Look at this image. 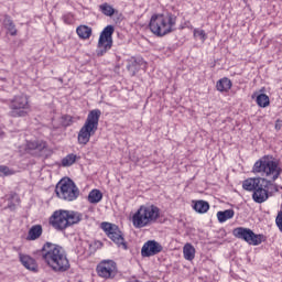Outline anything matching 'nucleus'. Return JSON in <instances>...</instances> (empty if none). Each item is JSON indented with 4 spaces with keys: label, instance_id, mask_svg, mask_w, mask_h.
Returning a JSON list of instances; mask_svg holds the SVG:
<instances>
[{
    "label": "nucleus",
    "instance_id": "nucleus-4",
    "mask_svg": "<svg viewBox=\"0 0 282 282\" xmlns=\"http://www.w3.org/2000/svg\"><path fill=\"white\" fill-rule=\"evenodd\" d=\"M252 173H259L262 177L276 182L282 173L281 163L274 156L264 155L253 164Z\"/></svg>",
    "mask_w": 282,
    "mask_h": 282
},
{
    "label": "nucleus",
    "instance_id": "nucleus-28",
    "mask_svg": "<svg viewBox=\"0 0 282 282\" xmlns=\"http://www.w3.org/2000/svg\"><path fill=\"white\" fill-rule=\"evenodd\" d=\"M257 105L259 107H270V97H268V95L265 94H260L258 97H257Z\"/></svg>",
    "mask_w": 282,
    "mask_h": 282
},
{
    "label": "nucleus",
    "instance_id": "nucleus-10",
    "mask_svg": "<svg viewBox=\"0 0 282 282\" xmlns=\"http://www.w3.org/2000/svg\"><path fill=\"white\" fill-rule=\"evenodd\" d=\"M101 229L106 232L107 237L118 246V248L127 250V241H124V236L122 235L120 227L111 223H101Z\"/></svg>",
    "mask_w": 282,
    "mask_h": 282
},
{
    "label": "nucleus",
    "instance_id": "nucleus-6",
    "mask_svg": "<svg viewBox=\"0 0 282 282\" xmlns=\"http://www.w3.org/2000/svg\"><path fill=\"white\" fill-rule=\"evenodd\" d=\"M83 219V215L78 212L56 210L50 218V224L55 230H66L69 226L78 224Z\"/></svg>",
    "mask_w": 282,
    "mask_h": 282
},
{
    "label": "nucleus",
    "instance_id": "nucleus-17",
    "mask_svg": "<svg viewBox=\"0 0 282 282\" xmlns=\"http://www.w3.org/2000/svg\"><path fill=\"white\" fill-rule=\"evenodd\" d=\"M47 149V142L43 140L28 141L26 142V151H37L41 153Z\"/></svg>",
    "mask_w": 282,
    "mask_h": 282
},
{
    "label": "nucleus",
    "instance_id": "nucleus-21",
    "mask_svg": "<svg viewBox=\"0 0 282 282\" xmlns=\"http://www.w3.org/2000/svg\"><path fill=\"white\" fill-rule=\"evenodd\" d=\"M193 208L196 210V213L203 215L204 213H208L210 209V204H208L206 200H196L194 202Z\"/></svg>",
    "mask_w": 282,
    "mask_h": 282
},
{
    "label": "nucleus",
    "instance_id": "nucleus-3",
    "mask_svg": "<svg viewBox=\"0 0 282 282\" xmlns=\"http://www.w3.org/2000/svg\"><path fill=\"white\" fill-rule=\"evenodd\" d=\"M176 23L177 17L173 13H155L150 19L149 28L154 36L162 37L171 34V32H175Z\"/></svg>",
    "mask_w": 282,
    "mask_h": 282
},
{
    "label": "nucleus",
    "instance_id": "nucleus-35",
    "mask_svg": "<svg viewBox=\"0 0 282 282\" xmlns=\"http://www.w3.org/2000/svg\"><path fill=\"white\" fill-rule=\"evenodd\" d=\"M280 122H281V120L278 119L276 123H275V129H278V130L281 129V123Z\"/></svg>",
    "mask_w": 282,
    "mask_h": 282
},
{
    "label": "nucleus",
    "instance_id": "nucleus-23",
    "mask_svg": "<svg viewBox=\"0 0 282 282\" xmlns=\"http://www.w3.org/2000/svg\"><path fill=\"white\" fill-rule=\"evenodd\" d=\"M77 35L79 36V39H83V41H87V39L91 37V28L87 26V25H79L76 29Z\"/></svg>",
    "mask_w": 282,
    "mask_h": 282
},
{
    "label": "nucleus",
    "instance_id": "nucleus-5",
    "mask_svg": "<svg viewBox=\"0 0 282 282\" xmlns=\"http://www.w3.org/2000/svg\"><path fill=\"white\" fill-rule=\"evenodd\" d=\"M100 116H102V112L98 109L89 111L84 126L80 128L77 134L78 144H83V147L89 144L91 137L96 135V131H98V122H100Z\"/></svg>",
    "mask_w": 282,
    "mask_h": 282
},
{
    "label": "nucleus",
    "instance_id": "nucleus-29",
    "mask_svg": "<svg viewBox=\"0 0 282 282\" xmlns=\"http://www.w3.org/2000/svg\"><path fill=\"white\" fill-rule=\"evenodd\" d=\"M61 124L62 127H72L74 124V117L69 115H64L61 117Z\"/></svg>",
    "mask_w": 282,
    "mask_h": 282
},
{
    "label": "nucleus",
    "instance_id": "nucleus-16",
    "mask_svg": "<svg viewBox=\"0 0 282 282\" xmlns=\"http://www.w3.org/2000/svg\"><path fill=\"white\" fill-rule=\"evenodd\" d=\"M261 182H265V178L259 177H250L242 182V188L245 191H249L250 193H254L257 188L261 186Z\"/></svg>",
    "mask_w": 282,
    "mask_h": 282
},
{
    "label": "nucleus",
    "instance_id": "nucleus-7",
    "mask_svg": "<svg viewBox=\"0 0 282 282\" xmlns=\"http://www.w3.org/2000/svg\"><path fill=\"white\" fill-rule=\"evenodd\" d=\"M55 193L59 199L65 202H74L80 195V191L72 178H62L55 187Z\"/></svg>",
    "mask_w": 282,
    "mask_h": 282
},
{
    "label": "nucleus",
    "instance_id": "nucleus-26",
    "mask_svg": "<svg viewBox=\"0 0 282 282\" xmlns=\"http://www.w3.org/2000/svg\"><path fill=\"white\" fill-rule=\"evenodd\" d=\"M102 200V192L100 189H93L88 194V202L89 204H98Z\"/></svg>",
    "mask_w": 282,
    "mask_h": 282
},
{
    "label": "nucleus",
    "instance_id": "nucleus-34",
    "mask_svg": "<svg viewBox=\"0 0 282 282\" xmlns=\"http://www.w3.org/2000/svg\"><path fill=\"white\" fill-rule=\"evenodd\" d=\"M131 67H134V69H138V61H133L129 66V68L131 69Z\"/></svg>",
    "mask_w": 282,
    "mask_h": 282
},
{
    "label": "nucleus",
    "instance_id": "nucleus-36",
    "mask_svg": "<svg viewBox=\"0 0 282 282\" xmlns=\"http://www.w3.org/2000/svg\"><path fill=\"white\" fill-rule=\"evenodd\" d=\"M95 246H97V248H102V242L101 241H95Z\"/></svg>",
    "mask_w": 282,
    "mask_h": 282
},
{
    "label": "nucleus",
    "instance_id": "nucleus-11",
    "mask_svg": "<svg viewBox=\"0 0 282 282\" xmlns=\"http://www.w3.org/2000/svg\"><path fill=\"white\" fill-rule=\"evenodd\" d=\"M234 237L242 239L249 246H261L263 243V235H257L254 231L243 227H237L232 231Z\"/></svg>",
    "mask_w": 282,
    "mask_h": 282
},
{
    "label": "nucleus",
    "instance_id": "nucleus-1",
    "mask_svg": "<svg viewBox=\"0 0 282 282\" xmlns=\"http://www.w3.org/2000/svg\"><path fill=\"white\" fill-rule=\"evenodd\" d=\"M42 261L53 270V272H67L69 270V259L62 246L45 242L40 250Z\"/></svg>",
    "mask_w": 282,
    "mask_h": 282
},
{
    "label": "nucleus",
    "instance_id": "nucleus-22",
    "mask_svg": "<svg viewBox=\"0 0 282 282\" xmlns=\"http://www.w3.org/2000/svg\"><path fill=\"white\" fill-rule=\"evenodd\" d=\"M78 160H80V156H78L74 153H69L65 158L62 159L61 164L64 167L74 166V164H76V162H78Z\"/></svg>",
    "mask_w": 282,
    "mask_h": 282
},
{
    "label": "nucleus",
    "instance_id": "nucleus-19",
    "mask_svg": "<svg viewBox=\"0 0 282 282\" xmlns=\"http://www.w3.org/2000/svg\"><path fill=\"white\" fill-rule=\"evenodd\" d=\"M217 91L221 94H228L232 89V80L228 79V77H224L216 83Z\"/></svg>",
    "mask_w": 282,
    "mask_h": 282
},
{
    "label": "nucleus",
    "instance_id": "nucleus-24",
    "mask_svg": "<svg viewBox=\"0 0 282 282\" xmlns=\"http://www.w3.org/2000/svg\"><path fill=\"white\" fill-rule=\"evenodd\" d=\"M183 254L186 261H193V259H195V247H193L188 242L185 243V246L183 247Z\"/></svg>",
    "mask_w": 282,
    "mask_h": 282
},
{
    "label": "nucleus",
    "instance_id": "nucleus-14",
    "mask_svg": "<svg viewBox=\"0 0 282 282\" xmlns=\"http://www.w3.org/2000/svg\"><path fill=\"white\" fill-rule=\"evenodd\" d=\"M19 261L30 272H39V262L32 256L19 253Z\"/></svg>",
    "mask_w": 282,
    "mask_h": 282
},
{
    "label": "nucleus",
    "instance_id": "nucleus-32",
    "mask_svg": "<svg viewBox=\"0 0 282 282\" xmlns=\"http://www.w3.org/2000/svg\"><path fill=\"white\" fill-rule=\"evenodd\" d=\"M194 36H198L200 39V41H206L208 39V35H206V31L202 30V29H195L194 30Z\"/></svg>",
    "mask_w": 282,
    "mask_h": 282
},
{
    "label": "nucleus",
    "instance_id": "nucleus-9",
    "mask_svg": "<svg viewBox=\"0 0 282 282\" xmlns=\"http://www.w3.org/2000/svg\"><path fill=\"white\" fill-rule=\"evenodd\" d=\"M113 25H107L99 35L97 56H105L113 47Z\"/></svg>",
    "mask_w": 282,
    "mask_h": 282
},
{
    "label": "nucleus",
    "instance_id": "nucleus-33",
    "mask_svg": "<svg viewBox=\"0 0 282 282\" xmlns=\"http://www.w3.org/2000/svg\"><path fill=\"white\" fill-rule=\"evenodd\" d=\"M275 224L279 228V230L282 232V210L278 213V216L275 218Z\"/></svg>",
    "mask_w": 282,
    "mask_h": 282
},
{
    "label": "nucleus",
    "instance_id": "nucleus-27",
    "mask_svg": "<svg viewBox=\"0 0 282 282\" xmlns=\"http://www.w3.org/2000/svg\"><path fill=\"white\" fill-rule=\"evenodd\" d=\"M99 10L105 14V17H113V14H116V9H113L109 3L100 4Z\"/></svg>",
    "mask_w": 282,
    "mask_h": 282
},
{
    "label": "nucleus",
    "instance_id": "nucleus-8",
    "mask_svg": "<svg viewBox=\"0 0 282 282\" xmlns=\"http://www.w3.org/2000/svg\"><path fill=\"white\" fill-rule=\"evenodd\" d=\"M11 118H23L30 111V98L26 95L14 96L10 101Z\"/></svg>",
    "mask_w": 282,
    "mask_h": 282
},
{
    "label": "nucleus",
    "instance_id": "nucleus-37",
    "mask_svg": "<svg viewBox=\"0 0 282 282\" xmlns=\"http://www.w3.org/2000/svg\"><path fill=\"white\" fill-rule=\"evenodd\" d=\"M12 197H19V196L17 195V193H14V194H12Z\"/></svg>",
    "mask_w": 282,
    "mask_h": 282
},
{
    "label": "nucleus",
    "instance_id": "nucleus-15",
    "mask_svg": "<svg viewBox=\"0 0 282 282\" xmlns=\"http://www.w3.org/2000/svg\"><path fill=\"white\" fill-rule=\"evenodd\" d=\"M270 198V193L268 192V185L260 184L252 194V199L256 204H263Z\"/></svg>",
    "mask_w": 282,
    "mask_h": 282
},
{
    "label": "nucleus",
    "instance_id": "nucleus-38",
    "mask_svg": "<svg viewBox=\"0 0 282 282\" xmlns=\"http://www.w3.org/2000/svg\"><path fill=\"white\" fill-rule=\"evenodd\" d=\"M76 120H80V117H77Z\"/></svg>",
    "mask_w": 282,
    "mask_h": 282
},
{
    "label": "nucleus",
    "instance_id": "nucleus-18",
    "mask_svg": "<svg viewBox=\"0 0 282 282\" xmlns=\"http://www.w3.org/2000/svg\"><path fill=\"white\" fill-rule=\"evenodd\" d=\"M2 25L7 30V34H10V36H17V34H19V30H17L14 21H12L9 15H4Z\"/></svg>",
    "mask_w": 282,
    "mask_h": 282
},
{
    "label": "nucleus",
    "instance_id": "nucleus-39",
    "mask_svg": "<svg viewBox=\"0 0 282 282\" xmlns=\"http://www.w3.org/2000/svg\"><path fill=\"white\" fill-rule=\"evenodd\" d=\"M77 282H83V281H77Z\"/></svg>",
    "mask_w": 282,
    "mask_h": 282
},
{
    "label": "nucleus",
    "instance_id": "nucleus-30",
    "mask_svg": "<svg viewBox=\"0 0 282 282\" xmlns=\"http://www.w3.org/2000/svg\"><path fill=\"white\" fill-rule=\"evenodd\" d=\"M14 170H11L6 165H0V177H8L10 175H14Z\"/></svg>",
    "mask_w": 282,
    "mask_h": 282
},
{
    "label": "nucleus",
    "instance_id": "nucleus-25",
    "mask_svg": "<svg viewBox=\"0 0 282 282\" xmlns=\"http://www.w3.org/2000/svg\"><path fill=\"white\" fill-rule=\"evenodd\" d=\"M234 217H235L234 209H227V210L217 213V218L220 224H224V221H228V219H232Z\"/></svg>",
    "mask_w": 282,
    "mask_h": 282
},
{
    "label": "nucleus",
    "instance_id": "nucleus-31",
    "mask_svg": "<svg viewBox=\"0 0 282 282\" xmlns=\"http://www.w3.org/2000/svg\"><path fill=\"white\" fill-rule=\"evenodd\" d=\"M63 21L66 25H74V23H76V18L72 13H66L63 15Z\"/></svg>",
    "mask_w": 282,
    "mask_h": 282
},
{
    "label": "nucleus",
    "instance_id": "nucleus-12",
    "mask_svg": "<svg viewBox=\"0 0 282 282\" xmlns=\"http://www.w3.org/2000/svg\"><path fill=\"white\" fill-rule=\"evenodd\" d=\"M97 274L101 279H116L118 274V264L113 260H102L97 265Z\"/></svg>",
    "mask_w": 282,
    "mask_h": 282
},
{
    "label": "nucleus",
    "instance_id": "nucleus-13",
    "mask_svg": "<svg viewBox=\"0 0 282 282\" xmlns=\"http://www.w3.org/2000/svg\"><path fill=\"white\" fill-rule=\"evenodd\" d=\"M164 248L155 240H150L145 242L141 249L142 257H155V254H160Z\"/></svg>",
    "mask_w": 282,
    "mask_h": 282
},
{
    "label": "nucleus",
    "instance_id": "nucleus-20",
    "mask_svg": "<svg viewBox=\"0 0 282 282\" xmlns=\"http://www.w3.org/2000/svg\"><path fill=\"white\" fill-rule=\"evenodd\" d=\"M43 235V226L34 225L29 229L26 239L28 241H36V239H41Z\"/></svg>",
    "mask_w": 282,
    "mask_h": 282
},
{
    "label": "nucleus",
    "instance_id": "nucleus-2",
    "mask_svg": "<svg viewBox=\"0 0 282 282\" xmlns=\"http://www.w3.org/2000/svg\"><path fill=\"white\" fill-rule=\"evenodd\" d=\"M162 217V209L158 205H141L132 215V226L138 229L149 228L153 224H158Z\"/></svg>",
    "mask_w": 282,
    "mask_h": 282
}]
</instances>
